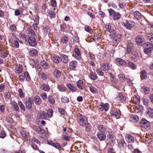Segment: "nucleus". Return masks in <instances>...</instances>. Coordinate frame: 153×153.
<instances>
[{"instance_id":"nucleus-1","label":"nucleus","mask_w":153,"mask_h":153,"mask_svg":"<svg viewBox=\"0 0 153 153\" xmlns=\"http://www.w3.org/2000/svg\"><path fill=\"white\" fill-rule=\"evenodd\" d=\"M77 117L78 119V122L81 126H85L87 123V119L84 115L78 114L77 115Z\"/></svg>"},{"instance_id":"nucleus-2","label":"nucleus","mask_w":153,"mask_h":153,"mask_svg":"<svg viewBox=\"0 0 153 153\" xmlns=\"http://www.w3.org/2000/svg\"><path fill=\"white\" fill-rule=\"evenodd\" d=\"M110 33V36L116 42H118L120 40V35L119 34H116V32L115 30L112 29Z\"/></svg>"},{"instance_id":"nucleus-3","label":"nucleus","mask_w":153,"mask_h":153,"mask_svg":"<svg viewBox=\"0 0 153 153\" xmlns=\"http://www.w3.org/2000/svg\"><path fill=\"white\" fill-rule=\"evenodd\" d=\"M142 130L143 131L148 130L150 128L149 122L145 119H143L140 123Z\"/></svg>"},{"instance_id":"nucleus-4","label":"nucleus","mask_w":153,"mask_h":153,"mask_svg":"<svg viewBox=\"0 0 153 153\" xmlns=\"http://www.w3.org/2000/svg\"><path fill=\"white\" fill-rule=\"evenodd\" d=\"M27 40L29 45L32 46H34L37 44L36 40L33 37L29 36L28 39Z\"/></svg>"},{"instance_id":"nucleus-5","label":"nucleus","mask_w":153,"mask_h":153,"mask_svg":"<svg viewBox=\"0 0 153 153\" xmlns=\"http://www.w3.org/2000/svg\"><path fill=\"white\" fill-rule=\"evenodd\" d=\"M109 105L108 103H101V104L99 105V109L101 111L104 110L105 111H107L109 108Z\"/></svg>"},{"instance_id":"nucleus-6","label":"nucleus","mask_w":153,"mask_h":153,"mask_svg":"<svg viewBox=\"0 0 153 153\" xmlns=\"http://www.w3.org/2000/svg\"><path fill=\"white\" fill-rule=\"evenodd\" d=\"M116 62L119 65L123 66H125L127 65V62L124 60L120 58H117L115 59Z\"/></svg>"},{"instance_id":"nucleus-7","label":"nucleus","mask_w":153,"mask_h":153,"mask_svg":"<svg viewBox=\"0 0 153 153\" xmlns=\"http://www.w3.org/2000/svg\"><path fill=\"white\" fill-rule=\"evenodd\" d=\"M74 52L76 59L79 61L81 60L82 57L79 49L77 48H75L74 49Z\"/></svg>"},{"instance_id":"nucleus-8","label":"nucleus","mask_w":153,"mask_h":153,"mask_svg":"<svg viewBox=\"0 0 153 153\" xmlns=\"http://www.w3.org/2000/svg\"><path fill=\"white\" fill-rule=\"evenodd\" d=\"M111 65L108 63H103L102 65L101 68L103 71H105L109 70L111 68Z\"/></svg>"},{"instance_id":"nucleus-9","label":"nucleus","mask_w":153,"mask_h":153,"mask_svg":"<svg viewBox=\"0 0 153 153\" xmlns=\"http://www.w3.org/2000/svg\"><path fill=\"white\" fill-rule=\"evenodd\" d=\"M122 25L123 27H125L126 28L130 30L132 27V25L130 22L128 21H126L125 22H123L122 23Z\"/></svg>"},{"instance_id":"nucleus-10","label":"nucleus","mask_w":153,"mask_h":153,"mask_svg":"<svg viewBox=\"0 0 153 153\" xmlns=\"http://www.w3.org/2000/svg\"><path fill=\"white\" fill-rule=\"evenodd\" d=\"M133 44L131 43H128L127 45L126 54H129L132 52V50L134 48Z\"/></svg>"},{"instance_id":"nucleus-11","label":"nucleus","mask_w":153,"mask_h":153,"mask_svg":"<svg viewBox=\"0 0 153 153\" xmlns=\"http://www.w3.org/2000/svg\"><path fill=\"white\" fill-rule=\"evenodd\" d=\"M143 107L141 105H138L134 108V112L136 113H139L142 114L143 111Z\"/></svg>"},{"instance_id":"nucleus-12","label":"nucleus","mask_w":153,"mask_h":153,"mask_svg":"<svg viewBox=\"0 0 153 153\" xmlns=\"http://www.w3.org/2000/svg\"><path fill=\"white\" fill-rule=\"evenodd\" d=\"M146 115L149 118L153 117V109L149 108L147 109Z\"/></svg>"},{"instance_id":"nucleus-13","label":"nucleus","mask_w":153,"mask_h":153,"mask_svg":"<svg viewBox=\"0 0 153 153\" xmlns=\"http://www.w3.org/2000/svg\"><path fill=\"white\" fill-rule=\"evenodd\" d=\"M26 108L27 109H30L31 108L32 106V102L31 99L29 98L25 101V103Z\"/></svg>"},{"instance_id":"nucleus-14","label":"nucleus","mask_w":153,"mask_h":153,"mask_svg":"<svg viewBox=\"0 0 153 153\" xmlns=\"http://www.w3.org/2000/svg\"><path fill=\"white\" fill-rule=\"evenodd\" d=\"M110 114L114 116L117 118H119L120 117V113L119 111H110Z\"/></svg>"},{"instance_id":"nucleus-15","label":"nucleus","mask_w":153,"mask_h":153,"mask_svg":"<svg viewBox=\"0 0 153 153\" xmlns=\"http://www.w3.org/2000/svg\"><path fill=\"white\" fill-rule=\"evenodd\" d=\"M23 71V67L22 66L19 64L17 65L15 69V72L18 74H19L21 73Z\"/></svg>"},{"instance_id":"nucleus-16","label":"nucleus","mask_w":153,"mask_h":153,"mask_svg":"<svg viewBox=\"0 0 153 153\" xmlns=\"http://www.w3.org/2000/svg\"><path fill=\"white\" fill-rule=\"evenodd\" d=\"M98 139L101 140H103L106 137L105 134L104 132H99L97 134Z\"/></svg>"},{"instance_id":"nucleus-17","label":"nucleus","mask_w":153,"mask_h":153,"mask_svg":"<svg viewBox=\"0 0 153 153\" xmlns=\"http://www.w3.org/2000/svg\"><path fill=\"white\" fill-rule=\"evenodd\" d=\"M125 138L126 141L128 143L133 142L134 137L130 135H127L125 136Z\"/></svg>"},{"instance_id":"nucleus-18","label":"nucleus","mask_w":153,"mask_h":153,"mask_svg":"<svg viewBox=\"0 0 153 153\" xmlns=\"http://www.w3.org/2000/svg\"><path fill=\"white\" fill-rule=\"evenodd\" d=\"M141 91L142 92L145 94H149L150 92V89L148 87L144 86H143L141 89Z\"/></svg>"},{"instance_id":"nucleus-19","label":"nucleus","mask_w":153,"mask_h":153,"mask_svg":"<svg viewBox=\"0 0 153 153\" xmlns=\"http://www.w3.org/2000/svg\"><path fill=\"white\" fill-rule=\"evenodd\" d=\"M40 64L42 67L45 69H47L49 68L48 63L45 61H42Z\"/></svg>"},{"instance_id":"nucleus-20","label":"nucleus","mask_w":153,"mask_h":153,"mask_svg":"<svg viewBox=\"0 0 153 153\" xmlns=\"http://www.w3.org/2000/svg\"><path fill=\"white\" fill-rule=\"evenodd\" d=\"M77 65V62L75 61H71L69 64L70 68L71 69H73L75 68Z\"/></svg>"},{"instance_id":"nucleus-21","label":"nucleus","mask_w":153,"mask_h":153,"mask_svg":"<svg viewBox=\"0 0 153 153\" xmlns=\"http://www.w3.org/2000/svg\"><path fill=\"white\" fill-rule=\"evenodd\" d=\"M76 85L78 88L80 89H82L84 88L83 82L81 80H79L76 82Z\"/></svg>"},{"instance_id":"nucleus-22","label":"nucleus","mask_w":153,"mask_h":153,"mask_svg":"<svg viewBox=\"0 0 153 153\" xmlns=\"http://www.w3.org/2000/svg\"><path fill=\"white\" fill-rule=\"evenodd\" d=\"M34 101L36 104L40 105L41 103V100L39 97L38 96H36L34 97Z\"/></svg>"},{"instance_id":"nucleus-23","label":"nucleus","mask_w":153,"mask_h":153,"mask_svg":"<svg viewBox=\"0 0 153 153\" xmlns=\"http://www.w3.org/2000/svg\"><path fill=\"white\" fill-rule=\"evenodd\" d=\"M29 53L30 55L32 56H35L38 53L37 50L34 48L31 49Z\"/></svg>"},{"instance_id":"nucleus-24","label":"nucleus","mask_w":153,"mask_h":153,"mask_svg":"<svg viewBox=\"0 0 153 153\" xmlns=\"http://www.w3.org/2000/svg\"><path fill=\"white\" fill-rule=\"evenodd\" d=\"M61 60L64 63H67L68 62V58L67 55L64 54H62L61 55Z\"/></svg>"},{"instance_id":"nucleus-25","label":"nucleus","mask_w":153,"mask_h":153,"mask_svg":"<svg viewBox=\"0 0 153 153\" xmlns=\"http://www.w3.org/2000/svg\"><path fill=\"white\" fill-rule=\"evenodd\" d=\"M36 131L39 134H43L45 133V130L43 129L38 127L36 128Z\"/></svg>"},{"instance_id":"nucleus-26","label":"nucleus","mask_w":153,"mask_h":153,"mask_svg":"<svg viewBox=\"0 0 153 153\" xmlns=\"http://www.w3.org/2000/svg\"><path fill=\"white\" fill-rule=\"evenodd\" d=\"M140 101V98L138 95H134V104H139Z\"/></svg>"},{"instance_id":"nucleus-27","label":"nucleus","mask_w":153,"mask_h":153,"mask_svg":"<svg viewBox=\"0 0 153 153\" xmlns=\"http://www.w3.org/2000/svg\"><path fill=\"white\" fill-rule=\"evenodd\" d=\"M136 41L139 45H141L142 43L143 40V38L140 36H138L136 38Z\"/></svg>"},{"instance_id":"nucleus-28","label":"nucleus","mask_w":153,"mask_h":153,"mask_svg":"<svg viewBox=\"0 0 153 153\" xmlns=\"http://www.w3.org/2000/svg\"><path fill=\"white\" fill-rule=\"evenodd\" d=\"M47 13L51 18H54L56 16V15L54 12L51 11L50 10H48L47 11Z\"/></svg>"},{"instance_id":"nucleus-29","label":"nucleus","mask_w":153,"mask_h":153,"mask_svg":"<svg viewBox=\"0 0 153 153\" xmlns=\"http://www.w3.org/2000/svg\"><path fill=\"white\" fill-rule=\"evenodd\" d=\"M134 17L137 19H140L142 17V15L138 11H137L134 12Z\"/></svg>"},{"instance_id":"nucleus-30","label":"nucleus","mask_w":153,"mask_h":153,"mask_svg":"<svg viewBox=\"0 0 153 153\" xmlns=\"http://www.w3.org/2000/svg\"><path fill=\"white\" fill-rule=\"evenodd\" d=\"M113 16L114 20H117L120 18L121 16L119 13L115 12Z\"/></svg>"},{"instance_id":"nucleus-31","label":"nucleus","mask_w":153,"mask_h":153,"mask_svg":"<svg viewBox=\"0 0 153 153\" xmlns=\"http://www.w3.org/2000/svg\"><path fill=\"white\" fill-rule=\"evenodd\" d=\"M41 88L42 90L45 91H48L50 88L48 85L45 84H43L41 86Z\"/></svg>"},{"instance_id":"nucleus-32","label":"nucleus","mask_w":153,"mask_h":153,"mask_svg":"<svg viewBox=\"0 0 153 153\" xmlns=\"http://www.w3.org/2000/svg\"><path fill=\"white\" fill-rule=\"evenodd\" d=\"M39 117L42 119H45L47 117V114L45 111H41L39 113Z\"/></svg>"},{"instance_id":"nucleus-33","label":"nucleus","mask_w":153,"mask_h":153,"mask_svg":"<svg viewBox=\"0 0 153 153\" xmlns=\"http://www.w3.org/2000/svg\"><path fill=\"white\" fill-rule=\"evenodd\" d=\"M67 87L71 91L74 92L75 90V88L74 86L71 84L68 83L66 85Z\"/></svg>"},{"instance_id":"nucleus-34","label":"nucleus","mask_w":153,"mask_h":153,"mask_svg":"<svg viewBox=\"0 0 153 153\" xmlns=\"http://www.w3.org/2000/svg\"><path fill=\"white\" fill-rule=\"evenodd\" d=\"M58 88L60 91L62 92L65 91L66 89V88L64 86L62 85H58Z\"/></svg>"},{"instance_id":"nucleus-35","label":"nucleus","mask_w":153,"mask_h":153,"mask_svg":"<svg viewBox=\"0 0 153 153\" xmlns=\"http://www.w3.org/2000/svg\"><path fill=\"white\" fill-rule=\"evenodd\" d=\"M53 74L54 76L57 78L59 77L61 75V73L60 71L57 69H55L54 70Z\"/></svg>"},{"instance_id":"nucleus-36","label":"nucleus","mask_w":153,"mask_h":153,"mask_svg":"<svg viewBox=\"0 0 153 153\" xmlns=\"http://www.w3.org/2000/svg\"><path fill=\"white\" fill-rule=\"evenodd\" d=\"M48 100L49 103L51 104H53L55 103V100L53 97L51 96L48 97Z\"/></svg>"},{"instance_id":"nucleus-37","label":"nucleus","mask_w":153,"mask_h":153,"mask_svg":"<svg viewBox=\"0 0 153 153\" xmlns=\"http://www.w3.org/2000/svg\"><path fill=\"white\" fill-rule=\"evenodd\" d=\"M89 77L91 79L93 80H96L97 78L96 74L93 72H91L90 74Z\"/></svg>"},{"instance_id":"nucleus-38","label":"nucleus","mask_w":153,"mask_h":153,"mask_svg":"<svg viewBox=\"0 0 153 153\" xmlns=\"http://www.w3.org/2000/svg\"><path fill=\"white\" fill-rule=\"evenodd\" d=\"M141 77L142 79H145L147 77V72L145 70H143L141 72Z\"/></svg>"},{"instance_id":"nucleus-39","label":"nucleus","mask_w":153,"mask_h":153,"mask_svg":"<svg viewBox=\"0 0 153 153\" xmlns=\"http://www.w3.org/2000/svg\"><path fill=\"white\" fill-rule=\"evenodd\" d=\"M146 48H148L152 50L153 49V45L152 43L149 42H147L145 44Z\"/></svg>"},{"instance_id":"nucleus-40","label":"nucleus","mask_w":153,"mask_h":153,"mask_svg":"<svg viewBox=\"0 0 153 153\" xmlns=\"http://www.w3.org/2000/svg\"><path fill=\"white\" fill-rule=\"evenodd\" d=\"M126 62H127V65L125 66H128L131 68L133 69H134V64L131 62H129L128 60H127Z\"/></svg>"},{"instance_id":"nucleus-41","label":"nucleus","mask_w":153,"mask_h":153,"mask_svg":"<svg viewBox=\"0 0 153 153\" xmlns=\"http://www.w3.org/2000/svg\"><path fill=\"white\" fill-rule=\"evenodd\" d=\"M53 146L59 150H61L62 149L61 145L57 143H54Z\"/></svg>"},{"instance_id":"nucleus-42","label":"nucleus","mask_w":153,"mask_h":153,"mask_svg":"<svg viewBox=\"0 0 153 153\" xmlns=\"http://www.w3.org/2000/svg\"><path fill=\"white\" fill-rule=\"evenodd\" d=\"M24 76L26 81H29L30 80V77L28 72H25L24 73Z\"/></svg>"},{"instance_id":"nucleus-43","label":"nucleus","mask_w":153,"mask_h":153,"mask_svg":"<svg viewBox=\"0 0 153 153\" xmlns=\"http://www.w3.org/2000/svg\"><path fill=\"white\" fill-rule=\"evenodd\" d=\"M53 61L56 63H58L61 60V58L58 56L54 57L53 59Z\"/></svg>"},{"instance_id":"nucleus-44","label":"nucleus","mask_w":153,"mask_h":153,"mask_svg":"<svg viewBox=\"0 0 153 153\" xmlns=\"http://www.w3.org/2000/svg\"><path fill=\"white\" fill-rule=\"evenodd\" d=\"M20 37L22 39L25 40L26 41L27 40V35L24 33H20L19 34Z\"/></svg>"},{"instance_id":"nucleus-45","label":"nucleus","mask_w":153,"mask_h":153,"mask_svg":"<svg viewBox=\"0 0 153 153\" xmlns=\"http://www.w3.org/2000/svg\"><path fill=\"white\" fill-rule=\"evenodd\" d=\"M53 113V110L51 109L48 110L47 111V115H48L49 117H51L52 116Z\"/></svg>"},{"instance_id":"nucleus-46","label":"nucleus","mask_w":153,"mask_h":153,"mask_svg":"<svg viewBox=\"0 0 153 153\" xmlns=\"http://www.w3.org/2000/svg\"><path fill=\"white\" fill-rule=\"evenodd\" d=\"M120 81L122 82L125 81V76L123 74H120L118 75Z\"/></svg>"},{"instance_id":"nucleus-47","label":"nucleus","mask_w":153,"mask_h":153,"mask_svg":"<svg viewBox=\"0 0 153 153\" xmlns=\"http://www.w3.org/2000/svg\"><path fill=\"white\" fill-rule=\"evenodd\" d=\"M89 89L93 93H96L97 92V89L95 87L93 86L90 87Z\"/></svg>"},{"instance_id":"nucleus-48","label":"nucleus","mask_w":153,"mask_h":153,"mask_svg":"<svg viewBox=\"0 0 153 153\" xmlns=\"http://www.w3.org/2000/svg\"><path fill=\"white\" fill-rule=\"evenodd\" d=\"M39 18L38 16L37 15L34 16L33 18V20L35 23H37L38 24H39Z\"/></svg>"},{"instance_id":"nucleus-49","label":"nucleus","mask_w":153,"mask_h":153,"mask_svg":"<svg viewBox=\"0 0 153 153\" xmlns=\"http://www.w3.org/2000/svg\"><path fill=\"white\" fill-rule=\"evenodd\" d=\"M147 36L148 39L152 42H153V34L152 33H149Z\"/></svg>"},{"instance_id":"nucleus-50","label":"nucleus","mask_w":153,"mask_h":153,"mask_svg":"<svg viewBox=\"0 0 153 153\" xmlns=\"http://www.w3.org/2000/svg\"><path fill=\"white\" fill-rule=\"evenodd\" d=\"M21 134L23 137L26 139L27 137V134L25 131L24 130H22L21 131Z\"/></svg>"},{"instance_id":"nucleus-51","label":"nucleus","mask_w":153,"mask_h":153,"mask_svg":"<svg viewBox=\"0 0 153 153\" xmlns=\"http://www.w3.org/2000/svg\"><path fill=\"white\" fill-rule=\"evenodd\" d=\"M61 101L63 103L68 102L69 101V99L67 97H64L61 99Z\"/></svg>"},{"instance_id":"nucleus-52","label":"nucleus","mask_w":153,"mask_h":153,"mask_svg":"<svg viewBox=\"0 0 153 153\" xmlns=\"http://www.w3.org/2000/svg\"><path fill=\"white\" fill-rule=\"evenodd\" d=\"M118 96L120 100L122 101H124L126 99L125 97L123 96L122 94L121 93H119L118 94Z\"/></svg>"},{"instance_id":"nucleus-53","label":"nucleus","mask_w":153,"mask_h":153,"mask_svg":"<svg viewBox=\"0 0 153 153\" xmlns=\"http://www.w3.org/2000/svg\"><path fill=\"white\" fill-rule=\"evenodd\" d=\"M18 91L19 93V96L21 98H23L24 97V95L22 92V89H19Z\"/></svg>"},{"instance_id":"nucleus-54","label":"nucleus","mask_w":153,"mask_h":153,"mask_svg":"<svg viewBox=\"0 0 153 153\" xmlns=\"http://www.w3.org/2000/svg\"><path fill=\"white\" fill-rule=\"evenodd\" d=\"M98 130L100 131L99 132H104L105 131V128L102 125H100L98 128Z\"/></svg>"},{"instance_id":"nucleus-55","label":"nucleus","mask_w":153,"mask_h":153,"mask_svg":"<svg viewBox=\"0 0 153 153\" xmlns=\"http://www.w3.org/2000/svg\"><path fill=\"white\" fill-rule=\"evenodd\" d=\"M68 39L67 37L65 36L62 38L61 42L63 43H66L68 42Z\"/></svg>"},{"instance_id":"nucleus-56","label":"nucleus","mask_w":153,"mask_h":153,"mask_svg":"<svg viewBox=\"0 0 153 153\" xmlns=\"http://www.w3.org/2000/svg\"><path fill=\"white\" fill-rule=\"evenodd\" d=\"M6 121L10 123H13L14 122V121L13 118L10 117H8L6 118Z\"/></svg>"},{"instance_id":"nucleus-57","label":"nucleus","mask_w":153,"mask_h":153,"mask_svg":"<svg viewBox=\"0 0 153 153\" xmlns=\"http://www.w3.org/2000/svg\"><path fill=\"white\" fill-rule=\"evenodd\" d=\"M85 126V130L88 131H90L91 128V126L90 124L88 123H87Z\"/></svg>"},{"instance_id":"nucleus-58","label":"nucleus","mask_w":153,"mask_h":153,"mask_svg":"<svg viewBox=\"0 0 153 153\" xmlns=\"http://www.w3.org/2000/svg\"><path fill=\"white\" fill-rule=\"evenodd\" d=\"M152 50V49H149L148 48H145V49L144 50V52L145 53L147 54H148L149 53H151V51Z\"/></svg>"},{"instance_id":"nucleus-59","label":"nucleus","mask_w":153,"mask_h":153,"mask_svg":"<svg viewBox=\"0 0 153 153\" xmlns=\"http://www.w3.org/2000/svg\"><path fill=\"white\" fill-rule=\"evenodd\" d=\"M109 14L110 16H113L115 12L112 9H110L108 10Z\"/></svg>"},{"instance_id":"nucleus-60","label":"nucleus","mask_w":153,"mask_h":153,"mask_svg":"<svg viewBox=\"0 0 153 153\" xmlns=\"http://www.w3.org/2000/svg\"><path fill=\"white\" fill-rule=\"evenodd\" d=\"M28 33L29 34H31L33 36H35L36 34L34 31L31 29L29 28L28 30Z\"/></svg>"},{"instance_id":"nucleus-61","label":"nucleus","mask_w":153,"mask_h":153,"mask_svg":"<svg viewBox=\"0 0 153 153\" xmlns=\"http://www.w3.org/2000/svg\"><path fill=\"white\" fill-rule=\"evenodd\" d=\"M13 44L14 46L16 48H18L19 46V44L18 40H14L13 42Z\"/></svg>"},{"instance_id":"nucleus-62","label":"nucleus","mask_w":153,"mask_h":153,"mask_svg":"<svg viewBox=\"0 0 153 153\" xmlns=\"http://www.w3.org/2000/svg\"><path fill=\"white\" fill-rule=\"evenodd\" d=\"M89 56L90 59L92 60H94L95 59V57L94 55L92 54L91 53H89Z\"/></svg>"},{"instance_id":"nucleus-63","label":"nucleus","mask_w":153,"mask_h":153,"mask_svg":"<svg viewBox=\"0 0 153 153\" xmlns=\"http://www.w3.org/2000/svg\"><path fill=\"white\" fill-rule=\"evenodd\" d=\"M93 39L95 41H98L100 39V36L99 35H94Z\"/></svg>"},{"instance_id":"nucleus-64","label":"nucleus","mask_w":153,"mask_h":153,"mask_svg":"<svg viewBox=\"0 0 153 153\" xmlns=\"http://www.w3.org/2000/svg\"><path fill=\"white\" fill-rule=\"evenodd\" d=\"M10 29L12 31H14L16 29V26L14 25H11L10 26Z\"/></svg>"}]
</instances>
